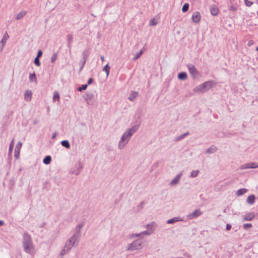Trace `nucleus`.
Masks as SVG:
<instances>
[{"label":"nucleus","instance_id":"nucleus-58","mask_svg":"<svg viewBox=\"0 0 258 258\" xmlns=\"http://www.w3.org/2000/svg\"><path fill=\"white\" fill-rule=\"evenodd\" d=\"M4 224V222L2 220H0V226H3Z\"/></svg>","mask_w":258,"mask_h":258},{"label":"nucleus","instance_id":"nucleus-41","mask_svg":"<svg viewBox=\"0 0 258 258\" xmlns=\"http://www.w3.org/2000/svg\"><path fill=\"white\" fill-rule=\"evenodd\" d=\"M252 227V224L251 223H245L243 225V228L244 229H247Z\"/></svg>","mask_w":258,"mask_h":258},{"label":"nucleus","instance_id":"nucleus-36","mask_svg":"<svg viewBox=\"0 0 258 258\" xmlns=\"http://www.w3.org/2000/svg\"><path fill=\"white\" fill-rule=\"evenodd\" d=\"M189 9V4L188 3H185L182 8V11L183 13L186 12Z\"/></svg>","mask_w":258,"mask_h":258},{"label":"nucleus","instance_id":"nucleus-47","mask_svg":"<svg viewBox=\"0 0 258 258\" xmlns=\"http://www.w3.org/2000/svg\"><path fill=\"white\" fill-rule=\"evenodd\" d=\"M157 20L155 19H152L150 21V25L151 26H155L157 24Z\"/></svg>","mask_w":258,"mask_h":258},{"label":"nucleus","instance_id":"nucleus-54","mask_svg":"<svg viewBox=\"0 0 258 258\" xmlns=\"http://www.w3.org/2000/svg\"><path fill=\"white\" fill-rule=\"evenodd\" d=\"M93 79L91 78H89V80H88V82H87V84L88 85H90L92 83L93 81Z\"/></svg>","mask_w":258,"mask_h":258},{"label":"nucleus","instance_id":"nucleus-14","mask_svg":"<svg viewBox=\"0 0 258 258\" xmlns=\"http://www.w3.org/2000/svg\"><path fill=\"white\" fill-rule=\"evenodd\" d=\"M80 235H78L76 234H73L69 239H68V240H71L72 242H74V243L75 244L76 243L77 244L79 243V238L80 237Z\"/></svg>","mask_w":258,"mask_h":258},{"label":"nucleus","instance_id":"nucleus-10","mask_svg":"<svg viewBox=\"0 0 258 258\" xmlns=\"http://www.w3.org/2000/svg\"><path fill=\"white\" fill-rule=\"evenodd\" d=\"M210 13L213 16H216L218 15L219 10L218 8L215 5H211L210 7Z\"/></svg>","mask_w":258,"mask_h":258},{"label":"nucleus","instance_id":"nucleus-34","mask_svg":"<svg viewBox=\"0 0 258 258\" xmlns=\"http://www.w3.org/2000/svg\"><path fill=\"white\" fill-rule=\"evenodd\" d=\"M251 166H250V165L249 164V163H247L242 165L240 167V169L241 170L245 169H249V168H251Z\"/></svg>","mask_w":258,"mask_h":258},{"label":"nucleus","instance_id":"nucleus-11","mask_svg":"<svg viewBox=\"0 0 258 258\" xmlns=\"http://www.w3.org/2000/svg\"><path fill=\"white\" fill-rule=\"evenodd\" d=\"M255 217V214L253 212H249L246 213L243 216L244 221H251Z\"/></svg>","mask_w":258,"mask_h":258},{"label":"nucleus","instance_id":"nucleus-57","mask_svg":"<svg viewBox=\"0 0 258 258\" xmlns=\"http://www.w3.org/2000/svg\"><path fill=\"white\" fill-rule=\"evenodd\" d=\"M252 44H253V41H252V40H250V41H248V45L249 46H250V45H252Z\"/></svg>","mask_w":258,"mask_h":258},{"label":"nucleus","instance_id":"nucleus-39","mask_svg":"<svg viewBox=\"0 0 258 258\" xmlns=\"http://www.w3.org/2000/svg\"><path fill=\"white\" fill-rule=\"evenodd\" d=\"M199 171L198 170H192L190 174V177L194 178L198 176Z\"/></svg>","mask_w":258,"mask_h":258},{"label":"nucleus","instance_id":"nucleus-2","mask_svg":"<svg viewBox=\"0 0 258 258\" xmlns=\"http://www.w3.org/2000/svg\"><path fill=\"white\" fill-rule=\"evenodd\" d=\"M22 245L24 251L31 255L35 253L34 246L32 237L27 232H24L22 237Z\"/></svg>","mask_w":258,"mask_h":258},{"label":"nucleus","instance_id":"nucleus-4","mask_svg":"<svg viewBox=\"0 0 258 258\" xmlns=\"http://www.w3.org/2000/svg\"><path fill=\"white\" fill-rule=\"evenodd\" d=\"M211 83V81H207L197 86L194 89V91L196 92H204L212 87Z\"/></svg>","mask_w":258,"mask_h":258},{"label":"nucleus","instance_id":"nucleus-17","mask_svg":"<svg viewBox=\"0 0 258 258\" xmlns=\"http://www.w3.org/2000/svg\"><path fill=\"white\" fill-rule=\"evenodd\" d=\"M32 96V92L30 90H27L24 93V99L26 101H29L31 100Z\"/></svg>","mask_w":258,"mask_h":258},{"label":"nucleus","instance_id":"nucleus-56","mask_svg":"<svg viewBox=\"0 0 258 258\" xmlns=\"http://www.w3.org/2000/svg\"><path fill=\"white\" fill-rule=\"evenodd\" d=\"M56 135H57L56 133H55H55H54L53 134V135H52V138L53 139H54L56 138Z\"/></svg>","mask_w":258,"mask_h":258},{"label":"nucleus","instance_id":"nucleus-46","mask_svg":"<svg viewBox=\"0 0 258 258\" xmlns=\"http://www.w3.org/2000/svg\"><path fill=\"white\" fill-rule=\"evenodd\" d=\"M145 204V202L144 201L141 202L139 205L138 206V211L141 210L143 208V205Z\"/></svg>","mask_w":258,"mask_h":258},{"label":"nucleus","instance_id":"nucleus-18","mask_svg":"<svg viewBox=\"0 0 258 258\" xmlns=\"http://www.w3.org/2000/svg\"><path fill=\"white\" fill-rule=\"evenodd\" d=\"M255 196L254 195H251L247 197V198L246 199V202L248 204L251 205H253L255 203Z\"/></svg>","mask_w":258,"mask_h":258},{"label":"nucleus","instance_id":"nucleus-25","mask_svg":"<svg viewBox=\"0 0 258 258\" xmlns=\"http://www.w3.org/2000/svg\"><path fill=\"white\" fill-rule=\"evenodd\" d=\"M26 14V12L25 11H21L16 16V19L17 20H20L22 18H23L25 15Z\"/></svg>","mask_w":258,"mask_h":258},{"label":"nucleus","instance_id":"nucleus-48","mask_svg":"<svg viewBox=\"0 0 258 258\" xmlns=\"http://www.w3.org/2000/svg\"><path fill=\"white\" fill-rule=\"evenodd\" d=\"M229 10L232 12H235L237 11V8L236 7H235L234 5H231L230 7Z\"/></svg>","mask_w":258,"mask_h":258},{"label":"nucleus","instance_id":"nucleus-1","mask_svg":"<svg viewBox=\"0 0 258 258\" xmlns=\"http://www.w3.org/2000/svg\"><path fill=\"white\" fill-rule=\"evenodd\" d=\"M139 128V125H136L124 132L118 143V148L119 149L121 150L125 147L130 141L133 135L138 130Z\"/></svg>","mask_w":258,"mask_h":258},{"label":"nucleus","instance_id":"nucleus-51","mask_svg":"<svg viewBox=\"0 0 258 258\" xmlns=\"http://www.w3.org/2000/svg\"><path fill=\"white\" fill-rule=\"evenodd\" d=\"M72 173L74 174H75L76 175H78L80 173V170H78V169L74 170V171H73L72 172Z\"/></svg>","mask_w":258,"mask_h":258},{"label":"nucleus","instance_id":"nucleus-9","mask_svg":"<svg viewBox=\"0 0 258 258\" xmlns=\"http://www.w3.org/2000/svg\"><path fill=\"white\" fill-rule=\"evenodd\" d=\"M22 143L19 142L16 145L15 152H14V157L16 159H18L19 158L20 149L22 147Z\"/></svg>","mask_w":258,"mask_h":258},{"label":"nucleus","instance_id":"nucleus-44","mask_svg":"<svg viewBox=\"0 0 258 258\" xmlns=\"http://www.w3.org/2000/svg\"><path fill=\"white\" fill-rule=\"evenodd\" d=\"M53 99L54 100H59V94L58 92H55L54 94Z\"/></svg>","mask_w":258,"mask_h":258},{"label":"nucleus","instance_id":"nucleus-61","mask_svg":"<svg viewBox=\"0 0 258 258\" xmlns=\"http://www.w3.org/2000/svg\"><path fill=\"white\" fill-rule=\"evenodd\" d=\"M184 255L187 257H189V255L188 254H187V253H185Z\"/></svg>","mask_w":258,"mask_h":258},{"label":"nucleus","instance_id":"nucleus-50","mask_svg":"<svg viewBox=\"0 0 258 258\" xmlns=\"http://www.w3.org/2000/svg\"><path fill=\"white\" fill-rule=\"evenodd\" d=\"M141 233L142 236H143V235H150L151 234V232L148 230L143 231Z\"/></svg>","mask_w":258,"mask_h":258},{"label":"nucleus","instance_id":"nucleus-38","mask_svg":"<svg viewBox=\"0 0 258 258\" xmlns=\"http://www.w3.org/2000/svg\"><path fill=\"white\" fill-rule=\"evenodd\" d=\"M88 87V84H84L82 85L81 87H79L77 88V90L79 92H81L83 90H85L87 89Z\"/></svg>","mask_w":258,"mask_h":258},{"label":"nucleus","instance_id":"nucleus-22","mask_svg":"<svg viewBox=\"0 0 258 258\" xmlns=\"http://www.w3.org/2000/svg\"><path fill=\"white\" fill-rule=\"evenodd\" d=\"M247 191H248V189L246 188H243L239 189L238 190H237V191L236 192V195L237 197L241 196L244 195V194H245Z\"/></svg>","mask_w":258,"mask_h":258},{"label":"nucleus","instance_id":"nucleus-62","mask_svg":"<svg viewBox=\"0 0 258 258\" xmlns=\"http://www.w3.org/2000/svg\"><path fill=\"white\" fill-rule=\"evenodd\" d=\"M256 50L258 51V46L256 47Z\"/></svg>","mask_w":258,"mask_h":258},{"label":"nucleus","instance_id":"nucleus-21","mask_svg":"<svg viewBox=\"0 0 258 258\" xmlns=\"http://www.w3.org/2000/svg\"><path fill=\"white\" fill-rule=\"evenodd\" d=\"M67 38L68 41V47L70 48V51H71V48L73 42V37L72 35L69 34L67 36Z\"/></svg>","mask_w":258,"mask_h":258},{"label":"nucleus","instance_id":"nucleus-7","mask_svg":"<svg viewBox=\"0 0 258 258\" xmlns=\"http://www.w3.org/2000/svg\"><path fill=\"white\" fill-rule=\"evenodd\" d=\"M202 214V212H201L200 209H197V210H196L193 212L188 214L187 216V218L189 220L195 219V218L200 216V215H201Z\"/></svg>","mask_w":258,"mask_h":258},{"label":"nucleus","instance_id":"nucleus-49","mask_svg":"<svg viewBox=\"0 0 258 258\" xmlns=\"http://www.w3.org/2000/svg\"><path fill=\"white\" fill-rule=\"evenodd\" d=\"M245 4L247 7H250L253 4V2L249 1L248 0H244Z\"/></svg>","mask_w":258,"mask_h":258},{"label":"nucleus","instance_id":"nucleus-52","mask_svg":"<svg viewBox=\"0 0 258 258\" xmlns=\"http://www.w3.org/2000/svg\"><path fill=\"white\" fill-rule=\"evenodd\" d=\"M42 51L41 50H39L37 52L36 57H37V58H39L42 56Z\"/></svg>","mask_w":258,"mask_h":258},{"label":"nucleus","instance_id":"nucleus-3","mask_svg":"<svg viewBox=\"0 0 258 258\" xmlns=\"http://www.w3.org/2000/svg\"><path fill=\"white\" fill-rule=\"evenodd\" d=\"M143 241L141 238L134 240L132 243L128 244L126 251H134L143 248Z\"/></svg>","mask_w":258,"mask_h":258},{"label":"nucleus","instance_id":"nucleus-43","mask_svg":"<svg viewBox=\"0 0 258 258\" xmlns=\"http://www.w3.org/2000/svg\"><path fill=\"white\" fill-rule=\"evenodd\" d=\"M34 63L37 66H40V61L39 60V58H37V57H36L34 59Z\"/></svg>","mask_w":258,"mask_h":258},{"label":"nucleus","instance_id":"nucleus-53","mask_svg":"<svg viewBox=\"0 0 258 258\" xmlns=\"http://www.w3.org/2000/svg\"><path fill=\"white\" fill-rule=\"evenodd\" d=\"M83 167V165L80 162H79L77 169L81 171Z\"/></svg>","mask_w":258,"mask_h":258},{"label":"nucleus","instance_id":"nucleus-19","mask_svg":"<svg viewBox=\"0 0 258 258\" xmlns=\"http://www.w3.org/2000/svg\"><path fill=\"white\" fill-rule=\"evenodd\" d=\"M138 95V92L137 91H132L130 94V95L128 97L129 100L133 101L134 99L137 97Z\"/></svg>","mask_w":258,"mask_h":258},{"label":"nucleus","instance_id":"nucleus-12","mask_svg":"<svg viewBox=\"0 0 258 258\" xmlns=\"http://www.w3.org/2000/svg\"><path fill=\"white\" fill-rule=\"evenodd\" d=\"M187 68L190 74L191 75L196 76L198 74V72L194 65L189 64L187 66Z\"/></svg>","mask_w":258,"mask_h":258},{"label":"nucleus","instance_id":"nucleus-20","mask_svg":"<svg viewBox=\"0 0 258 258\" xmlns=\"http://www.w3.org/2000/svg\"><path fill=\"white\" fill-rule=\"evenodd\" d=\"M84 223L83 222L77 225L75 229V234L81 236V229L84 226Z\"/></svg>","mask_w":258,"mask_h":258},{"label":"nucleus","instance_id":"nucleus-42","mask_svg":"<svg viewBox=\"0 0 258 258\" xmlns=\"http://www.w3.org/2000/svg\"><path fill=\"white\" fill-rule=\"evenodd\" d=\"M249 164L250 166H251V168H258V163L256 162H249Z\"/></svg>","mask_w":258,"mask_h":258},{"label":"nucleus","instance_id":"nucleus-33","mask_svg":"<svg viewBox=\"0 0 258 258\" xmlns=\"http://www.w3.org/2000/svg\"><path fill=\"white\" fill-rule=\"evenodd\" d=\"M69 251L70 250L67 248H66V246H64L63 248L60 252V255L63 256L66 253H68Z\"/></svg>","mask_w":258,"mask_h":258},{"label":"nucleus","instance_id":"nucleus-63","mask_svg":"<svg viewBox=\"0 0 258 258\" xmlns=\"http://www.w3.org/2000/svg\"><path fill=\"white\" fill-rule=\"evenodd\" d=\"M258 2V0H256Z\"/></svg>","mask_w":258,"mask_h":258},{"label":"nucleus","instance_id":"nucleus-5","mask_svg":"<svg viewBox=\"0 0 258 258\" xmlns=\"http://www.w3.org/2000/svg\"><path fill=\"white\" fill-rule=\"evenodd\" d=\"M83 98L87 104L92 105L93 104L94 95L92 93H87L83 96Z\"/></svg>","mask_w":258,"mask_h":258},{"label":"nucleus","instance_id":"nucleus-60","mask_svg":"<svg viewBox=\"0 0 258 258\" xmlns=\"http://www.w3.org/2000/svg\"><path fill=\"white\" fill-rule=\"evenodd\" d=\"M84 65L85 64H83V63L82 66H81V68H80V71H81L83 69Z\"/></svg>","mask_w":258,"mask_h":258},{"label":"nucleus","instance_id":"nucleus-55","mask_svg":"<svg viewBox=\"0 0 258 258\" xmlns=\"http://www.w3.org/2000/svg\"><path fill=\"white\" fill-rule=\"evenodd\" d=\"M231 225L230 224H227L226 229L227 230H229L231 228Z\"/></svg>","mask_w":258,"mask_h":258},{"label":"nucleus","instance_id":"nucleus-23","mask_svg":"<svg viewBox=\"0 0 258 258\" xmlns=\"http://www.w3.org/2000/svg\"><path fill=\"white\" fill-rule=\"evenodd\" d=\"M187 75L185 72H181L178 75V78L180 80H185L187 79Z\"/></svg>","mask_w":258,"mask_h":258},{"label":"nucleus","instance_id":"nucleus-30","mask_svg":"<svg viewBox=\"0 0 258 258\" xmlns=\"http://www.w3.org/2000/svg\"><path fill=\"white\" fill-rule=\"evenodd\" d=\"M189 134L188 132H186L183 134H182L178 137H177L176 139V141H179L183 139L185 137L188 136Z\"/></svg>","mask_w":258,"mask_h":258},{"label":"nucleus","instance_id":"nucleus-27","mask_svg":"<svg viewBox=\"0 0 258 258\" xmlns=\"http://www.w3.org/2000/svg\"><path fill=\"white\" fill-rule=\"evenodd\" d=\"M61 145L66 148L67 149H70V144L68 140H63L61 142Z\"/></svg>","mask_w":258,"mask_h":258},{"label":"nucleus","instance_id":"nucleus-29","mask_svg":"<svg viewBox=\"0 0 258 258\" xmlns=\"http://www.w3.org/2000/svg\"><path fill=\"white\" fill-rule=\"evenodd\" d=\"M29 78L30 82H37V78L35 73L30 74Z\"/></svg>","mask_w":258,"mask_h":258},{"label":"nucleus","instance_id":"nucleus-31","mask_svg":"<svg viewBox=\"0 0 258 258\" xmlns=\"http://www.w3.org/2000/svg\"><path fill=\"white\" fill-rule=\"evenodd\" d=\"M144 52V50H143V48L142 49H141L139 52H138V53H137L135 55V56L133 58V60L134 61H135L136 60L138 59L140 57V56L142 55V54Z\"/></svg>","mask_w":258,"mask_h":258},{"label":"nucleus","instance_id":"nucleus-45","mask_svg":"<svg viewBox=\"0 0 258 258\" xmlns=\"http://www.w3.org/2000/svg\"><path fill=\"white\" fill-rule=\"evenodd\" d=\"M57 59V53H54L51 58V62H54Z\"/></svg>","mask_w":258,"mask_h":258},{"label":"nucleus","instance_id":"nucleus-15","mask_svg":"<svg viewBox=\"0 0 258 258\" xmlns=\"http://www.w3.org/2000/svg\"><path fill=\"white\" fill-rule=\"evenodd\" d=\"M183 220V218L180 217H176L170 219H169L167 221V224H174L177 222L182 221Z\"/></svg>","mask_w":258,"mask_h":258},{"label":"nucleus","instance_id":"nucleus-32","mask_svg":"<svg viewBox=\"0 0 258 258\" xmlns=\"http://www.w3.org/2000/svg\"><path fill=\"white\" fill-rule=\"evenodd\" d=\"M103 71L106 72V76L108 77L110 71V67L108 66V63L103 67Z\"/></svg>","mask_w":258,"mask_h":258},{"label":"nucleus","instance_id":"nucleus-28","mask_svg":"<svg viewBox=\"0 0 258 258\" xmlns=\"http://www.w3.org/2000/svg\"><path fill=\"white\" fill-rule=\"evenodd\" d=\"M51 161V158L50 156H46L43 160V162L46 165L49 164Z\"/></svg>","mask_w":258,"mask_h":258},{"label":"nucleus","instance_id":"nucleus-59","mask_svg":"<svg viewBox=\"0 0 258 258\" xmlns=\"http://www.w3.org/2000/svg\"><path fill=\"white\" fill-rule=\"evenodd\" d=\"M100 58H101V60H102V61H103L104 60V57L103 55H101V56H100Z\"/></svg>","mask_w":258,"mask_h":258},{"label":"nucleus","instance_id":"nucleus-26","mask_svg":"<svg viewBox=\"0 0 258 258\" xmlns=\"http://www.w3.org/2000/svg\"><path fill=\"white\" fill-rule=\"evenodd\" d=\"M217 149L215 146H212L206 150V153L212 154L215 153L217 151Z\"/></svg>","mask_w":258,"mask_h":258},{"label":"nucleus","instance_id":"nucleus-6","mask_svg":"<svg viewBox=\"0 0 258 258\" xmlns=\"http://www.w3.org/2000/svg\"><path fill=\"white\" fill-rule=\"evenodd\" d=\"M9 38V35H8L7 32H6L3 36L2 39L0 41V53H1L3 51V49L5 46L6 45V44Z\"/></svg>","mask_w":258,"mask_h":258},{"label":"nucleus","instance_id":"nucleus-24","mask_svg":"<svg viewBox=\"0 0 258 258\" xmlns=\"http://www.w3.org/2000/svg\"><path fill=\"white\" fill-rule=\"evenodd\" d=\"M74 245V242H72L71 240H67L65 243L64 246L70 250Z\"/></svg>","mask_w":258,"mask_h":258},{"label":"nucleus","instance_id":"nucleus-16","mask_svg":"<svg viewBox=\"0 0 258 258\" xmlns=\"http://www.w3.org/2000/svg\"><path fill=\"white\" fill-rule=\"evenodd\" d=\"M155 223L154 222H152L146 225V227L147 229V230L151 232L152 234L153 231L155 229Z\"/></svg>","mask_w":258,"mask_h":258},{"label":"nucleus","instance_id":"nucleus-35","mask_svg":"<svg viewBox=\"0 0 258 258\" xmlns=\"http://www.w3.org/2000/svg\"><path fill=\"white\" fill-rule=\"evenodd\" d=\"M87 52H88L87 50H85L82 53V54L83 55V58H84L83 64H85L86 63V60H87V59L88 57Z\"/></svg>","mask_w":258,"mask_h":258},{"label":"nucleus","instance_id":"nucleus-37","mask_svg":"<svg viewBox=\"0 0 258 258\" xmlns=\"http://www.w3.org/2000/svg\"><path fill=\"white\" fill-rule=\"evenodd\" d=\"M14 139H13L11 141L10 146H9V153L11 154L13 149L14 147Z\"/></svg>","mask_w":258,"mask_h":258},{"label":"nucleus","instance_id":"nucleus-8","mask_svg":"<svg viewBox=\"0 0 258 258\" xmlns=\"http://www.w3.org/2000/svg\"><path fill=\"white\" fill-rule=\"evenodd\" d=\"M201 19V15L199 12H194L192 15L191 19L196 23H199Z\"/></svg>","mask_w":258,"mask_h":258},{"label":"nucleus","instance_id":"nucleus-40","mask_svg":"<svg viewBox=\"0 0 258 258\" xmlns=\"http://www.w3.org/2000/svg\"><path fill=\"white\" fill-rule=\"evenodd\" d=\"M140 236H142L141 232L139 233H133L132 234H131L130 237L131 238H134L135 237H139Z\"/></svg>","mask_w":258,"mask_h":258},{"label":"nucleus","instance_id":"nucleus-13","mask_svg":"<svg viewBox=\"0 0 258 258\" xmlns=\"http://www.w3.org/2000/svg\"><path fill=\"white\" fill-rule=\"evenodd\" d=\"M182 176V173H179L170 182L171 186H174L177 184L179 182L181 177Z\"/></svg>","mask_w":258,"mask_h":258}]
</instances>
